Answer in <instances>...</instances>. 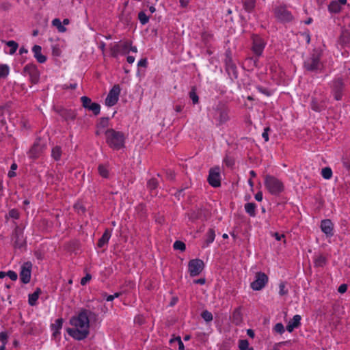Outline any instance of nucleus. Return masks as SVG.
Returning a JSON list of instances; mask_svg holds the SVG:
<instances>
[{"mask_svg":"<svg viewBox=\"0 0 350 350\" xmlns=\"http://www.w3.org/2000/svg\"><path fill=\"white\" fill-rule=\"evenodd\" d=\"M24 72L29 76L33 83H38L40 78V72L35 64H27L24 68Z\"/></svg>","mask_w":350,"mask_h":350,"instance_id":"nucleus-13","label":"nucleus"},{"mask_svg":"<svg viewBox=\"0 0 350 350\" xmlns=\"http://www.w3.org/2000/svg\"><path fill=\"white\" fill-rule=\"evenodd\" d=\"M81 101L83 107L90 111H92L94 115L96 116L100 113V105L96 103L92 102V100L88 96H82L81 98Z\"/></svg>","mask_w":350,"mask_h":350,"instance_id":"nucleus-12","label":"nucleus"},{"mask_svg":"<svg viewBox=\"0 0 350 350\" xmlns=\"http://www.w3.org/2000/svg\"><path fill=\"white\" fill-rule=\"evenodd\" d=\"M340 39L342 44H346L350 42V34L347 32L343 33Z\"/></svg>","mask_w":350,"mask_h":350,"instance_id":"nucleus-44","label":"nucleus"},{"mask_svg":"<svg viewBox=\"0 0 350 350\" xmlns=\"http://www.w3.org/2000/svg\"><path fill=\"white\" fill-rule=\"evenodd\" d=\"M189 98L191 99L193 104H197L199 102V97L196 92V89L193 88L189 92Z\"/></svg>","mask_w":350,"mask_h":350,"instance_id":"nucleus-38","label":"nucleus"},{"mask_svg":"<svg viewBox=\"0 0 350 350\" xmlns=\"http://www.w3.org/2000/svg\"><path fill=\"white\" fill-rule=\"evenodd\" d=\"M314 263L315 267H322L326 263V258L322 255H318L314 257Z\"/></svg>","mask_w":350,"mask_h":350,"instance_id":"nucleus-31","label":"nucleus"},{"mask_svg":"<svg viewBox=\"0 0 350 350\" xmlns=\"http://www.w3.org/2000/svg\"><path fill=\"white\" fill-rule=\"evenodd\" d=\"M217 120L220 124L226 122L229 120L228 111L227 110H220Z\"/></svg>","mask_w":350,"mask_h":350,"instance_id":"nucleus-28","label":"nucleus"},{"mask_svg":"<svg viewBox=\"0 0 350 350\" xmlns=\"http://www.w3.org/2000/svg\"><path fill=\"white\" fill-rule=\"evenodd\" d=\"M205 279L204 278H200V279H198V280H195L193 281L194 283L196 284H205Z\"/></svg>","mask_w":350,"mask_h":350,"instance_id":"nucleus-64","label":"nucleus"},{"mask_svg":"<svg viewBox=\"0 0 350 350\" xmlns=\"http://www.w3.org/2000/svg\"><path fill=\"white\" fill-rule=\"evenodd\" d=\"M52 25L57 27L59 32L66 31V27L62 25V22L59 18H55L52 21Z\"/></svg>","mask_w":350,"mask_h":350,"instance_id":"nucleus-35","label":"nucleus"},{"mask_svg":"<svg viewBox=\"0 0 350 350\" xmlns=\"http://www.w3.org/2000/svg\"><path fill=\"white\" fill-rule=\"evenodd\" d=\"M201 316L206 322H210L213 320V314L207 310L203 311Z\"/></svg>","mask_w":350,"mask_h":350,"instance_id":"nucleus-42","label":"nucleus"},{"mask_svg":"<svg viewBox=\"0 0 350 350\" xmlns=\"http://www.w3.org/2000/svg\"><path fill=\"white\" fill-rule=\"evenodd\" d=\"M120 295H121V293H114L113 295H108V296H107V297H106V301H113L115 298L118 297Z\"/></svg>","mask_w":350,"mask_h":350,"instance_id":"nucleus-51","label":"nucleus"},{"mask_svg":"<svg viewBox=\"0 0 350 350\" xmlns=\"http://www.w3.org/2000/svg\"><path fill=\"white\" fill-rule=\"evenodd\" d=\"M301 318L299 314H296L293 318L289 321L286 325V330L289 332H292L295 328H297L300 325V321Z\"/></svg>","mask_w":350,"mask_h":350,"instance_id":"nucleus-20","label":"nucleus"},{"mask_svg":"<svg viewBox=\"0 0 350 350\" xmlns=\"http://www.w3.org/2000/svg\"><path fill=\"white\" fill-rule=\"evenodd\" d=\"M131 46L130 40L114 42L110 45V53L113 57L117 58L120 55L129 53V47Z\"/></svg>","mask_w":350,"mask_h":350,"instance_id":"nucleus-5","label":"nucleus"},{"mask_svg":"<svg viewBox=\"0 0 350 350\" xmlns=\"http://www.w3.org/2000/svg\"><path fill=\"white\" fill-rule=\"evenodd\" d=\"M243 8L244 10L247 12H252L254 8H255V6H256V1L255 0H244L243 1Z\"/></svg>","mask_w":350,"mask_h":350,"instance_id":"nucleus-26","label":"nucleus"},{"mask_svg":"<svg viewBox=\"0 0 350 350\" xmlns=\"http://www.w3.org/2000/svg\"><path fill=\"white\" fill-rule=\"evenodd\" d=\"M32 265L29 262H25L21 266V270L20 272V278L23 283L27 284L29 282L31 279V271Z\"/></svg>","mask_w":350,"mask_h":350,"instance_id":"nucleus-14","label":"nucleus"},{"mask_svg":"<svg viewBox=\"0 0 350 350\" xmlns=\"http://www.w3.org/2000/svg\"><path fill=\"white\" fill-rule=\"evenodd\" d=\"M4 42L9 48L8 51L4 49L5 53L9 55H14L18 48V44L14 40L5 41Z\"/></svg>","mask_w":350,"mask_h":350,"instance_id":"nucleus-21","label":"nucleus"},{"mask_svg":"<svg viewBox=\"0 0 350 350\" xmlns=\"http://www.w3.org/2000/svg\"><path fill=\"white\" fill-rule=\"evenodd\" d=\"M42 152L41 146L38 144H34L29 152V156L31 158L38 157L40 153Z\"/></svg>","mask_w":350,"mask_h":350,"instance_id":"nucleus-25","label":"nucleus"},{"mask_svg":"<svg viewBox=\"0 0 350 350\" xmlns=\"http://www.w3.org/2000/svg\"><path fill=\"white\" fill-rule=\"evenodd\" d=\"M267 282V275L262 272H257L255 280L251 283L250 286L254 291H260L265 286Z\"/></svg>","mask_w":350,"mask_h":350,"instance_id":"nucleus-8","label":"nucleus"},{"mask_svg":"<svg viewBox=\"0 0 350 350\" xmlns=\"http://www.w3.org/2000/svg\"><path fill=\"white\" fill-rule=\"evenodd\" d=\"M204 267L203 260L196 258L191 260L188 263V271L191 276L194 277L200 275Z\"/></svg>","mask_w":350,"mask_h":350,"instance_id":"nucleus-6","label":"nucleus"},{"mask_svg":"<svg viewBox=\"0 0 350 350\" xmlns=\"http://www.w3.org/2000/svg\"><path fill=\"white\" fill-rule=\"evenodd\" d=\"M266 43L264 40L257 35L252 36V47L253 53L258 57L260 56L264 51Z\"/></svg>","mask_w":350,"mask_h":350,"instance_id":"nucleus-9","label":"nucleus"},{"mask_svg":"<svg viewBox=\"0 0 350 350\" xmlns=\"http://www.w3.org/2000/svg\"><path fill=\"white\" fill-rule=\"evenodd\" d=\"M99 174L103 178H107L109 175V170L106 165H100L98 167Z\"/></svg>","mask_w":350,"mask_h":350,"instance_id":"nucleus-36","label":"nucleus"},{"mask_svg":"<svg viewBox=\"0 0 350 350\" xmlns=\"http://www.w3.org/2000/svg\"><path fill=\"white\" fill-rule=\"evenodd\" d=\"M120 91L121 89L120 85H114L108 93L105 99V105L108 107L115 105L118 101Z\"/></svg>","mask_w":350,"mask_h":350,"instance_id":"nucleus-7","label":"nucleus"},{"mask_svg":"<svg viewBox=\"0 0 350 350\" xmlns=\"http://www.w3.org/2000/svg\"><path fill=\"white\" fill-rule=\"evenodd\" d=\"M64 320L62 318L57 319L51 324V328L52 331V336L55 338H59L62 328Z\"/></svg>","mask_w":350,"mask_h":350,"instance_id":"nucleus-18","label":"nucleus"},{"mask_svg":"<svg viewBox=\"0 0 350 350\" xmlns=\"http://www.w3.org/2000/svg\"><path fill=\"white\" fill-rule=\"evenodd\" d=\"M147 65L146 59H142L137 62V66L141 67H146Z\"/></svg>","mask_w":350,"mask_h":350,"instance_id":"nucleus-58","label":"nucleus"},{"mask_svg":"<svg viewBox=\"0 0 350 350\" xmlns=\"http://www.w3.org/2000/svg\"><path fill=\"white\" fill-rule=\"evenodd\" d=\"M215 238V232L214 229L210 228L208 230L206 234V238L204 241V247L208 246L211 243H212Z\"/></svg>","mask_w":350,"mask_h":350,"instance_id":"nucleus-23","label":"nucleus"},{"mask_svg":"<svg viewBox=\"0 0 350 350\" xmlns=\"http://www.w3.org/2000/svg\"><path fill=\"white\" fill-rule=\"evenodd\" d=\"M321 174V176L326 180L330 179L332 176V169L329 167L323 168Z\"/></svg>","mask_w":350,"mask_h":350,"instance_id":"nucleus-34","label":"nucleus"},{"mask_svg":"<svg viewBox=\"0 0 350 350\" xmlns=\"http://www.w3.org/2000/svg\"><path fill=\"white\" fill-rule=\"evenodd\" d=\"M95 316L91 310L81 308L69 319L70 327L66 328L68 334L77 340H82L90 334V318Z\"/></svg>","mask_w":350,"mask_h":350,"instance_id":"nucleus-1","label":"nucleus"},{"mask_svg":"<svg viewBox=\"0 0 350 350\" xmlns=\"http://www.w3.org/2000/svg\"><path fill=\"white\" fill-rule=\"evenodd\" d=\"M138 18L142 25L146 24L149 21V17L143 12L139 13Z\"/></svg>","mask_w":350,"mask_h":350,"instance_id":"nucleus-41","label":"nucleus"},{"mask_svg":"<svg viewBox=\"0 0 350 350\" xmlns=\"http://www.w3.org/2000/svg\"><path fill=\"white\" fill-rule=\"evenodd\" d=\"M9 215L11 217L14 219H18L19 217V214L16 209H12L10 211Z\"/></svg>","mask_w":350,"mask_h":350,"instance_id":"nucleus-53","label":"nucleus"},{"mask_svg":"<svg viewBox=\"0 0 350 350\" xmlns=\"http://www.w3.org/2000/svg\"><path fill=\"white\" fill-rule=\"evenodd\" d=\"M273 236L277 241H280L282 239H284L285 236L283 234H279L278 232L273 233Z\"/></svg>","mask_w":350,"mask_h":350,"instance_id":"nucleus-56","label":"nucleus"},{"mask_svg":"<svg viewBox=\"0 0 350 350\" xmlns=\"http://www.w3.org/2000/svg\"><path fill=\"white\" fill-rule=\"evenodd\" d=\"M321 52L314 51L313 53L306 59L304 66L310 72H321L324 69V65L321 61Z\"/></svg>","mask_w":350,"mask_h":350,"instance_id":"nucleus-4","label":"nucleus"},{"mask_svg":"<svg viewBox=\"0 0 350 350\" xmlns=\"http://www.w3.org/2000/svg\"><path fill=\"white\" fill-rule=\"evenodd\" d=\"M77 84L76 83H71V84H70V85H66H66H64V89L70 88V89L74 90V89H75V88H77Z\"/></svg>","mask_w":350,"mask_h":350,"instance_id":"nucleus-62","label":"nucleus"},{"mask_svg":"<svg viewBox=\"0 0 350 350\" xmlns=\"http://www.w3.org/2000/svg\"><path fill=\"white\" fill-rule=\"evenodd\" d=\"M301 36L304 37V38L306 40L307 43H309L310 41V36L308 31L304 32Z\"/></svg>","mask_w":350,"mask_h":350,"instance_id":"nucleus-60","label":"nucleus"},{"mask_svg":"<svg viewBox=\"0 0 350 350\" xmlns=\"http://www.w3.org/2000/svg\"><path fill=\"white\" fill-rule=\"evenodd\" d=\"M10 68L7 64H0V79L5 78L9 75Z\"/></svg>","mask_w":350,"mask_h":350,"instance_id":"nucleus-33","label":"nucleus"},{"mask_svg":"<svg viewBox=\"0 0 350 350\" xmlns=\"http://www.w3.org/2000/svg\"><path fill=\"white\" fill-rule=\"evenodd\" d=\"M279 294L281 296L285 295L288 293V290L286 288V284L284 282H281L279 284Z\"/></svg>","mask_w":350,"mask_h":350,"instance_id":"nucleus-46","label":"nucleus"},{"mask_svg":"<svg viewBox=\"0 0 350 350\" xmlns=\"http://www.w3.org/2000/svg\"><path fill=\"white\" fill-rule=\"evenodd\" d=\"M158 185V182L155 178H152L148 182V187L152 190L157 188Z\"/></svg>","mask_w":350,"mask_h":350,"instance_id":"nucleus-45","label":"nucleus"},{"mask_svg":"<svg viewBox=\"0 0 350 350\" xmlns=\"http://www.w3.org/2000/svg\"><path fill=\"white\" fill-rule=\"evenodd\" d=\"M239 350H254L252 347H249V342L247 340H241L239 342Z\"/></svg>","mask_w":350,"mask_h":350,"instance_id":"nucleus-37","label":"nucleus"},{"mask_svg":"<svg viewBox=\"0 0 350 350\" xmlns=\"http://www.w3.org/2000/svg\"><path fill=\"white\" fill-rule=\"evenodd\" d=\"M347 0H334L328 5V10L331 13H338L342 10V6L347 4Z\"/></svg>","mask_w":350,"mask_h":350,"instance_id":"nucleus-17","label":"nucleus"},{"mask_svg":"<svg viewBox=\"0 0 350 350\" xmlns=\"http://www.w3.org/2000/svg\"><path fill=\"white\" fill-rule=\"evenodd\" d=\"M264 185L268 192L273 196H279L285 189L284 184L282 180L270 174L265 176Z\"/></svg>","mask_w":350,"mask_h":350,"instance_id":"nucleus-3","label":"nucleus"},{"mask_svg":"<svg viewBox=\"0 0 350 350\" xmlns=\"http://www.w3.org/2000/svg\"><path fill=\"white\" fill-rule=\"evenodd\" d=\"M51 156L52 157L56 160L58 161L60 159L62 156V149L59 146H55L51 150Z\"/></svg>","mask_w":350,"mask_h":350,"instance_id":"nucleus-32","label":"nucleus"},{"mask_svg":"<svg viewBox=\"0 0 350 350\" xmlns=\"http://www.w3.org/2000/svg\"><path fill=\"white\" fill-rule=\"evenodd\" d=\"M40 292V289L38 288L34 293L29 295L28 302L30 306H33L36 304Z\"/></svg>","mask_w":350,"mask_h":350,"instance_id":"nucleus-27","label":"nucleus"},{"mask_svg":"<svg viewBox=\"0 0 350 350\" xmlns=\"http://www.w3.org/2000/svg\"><path fill=\"white\" fill-rule=\"evenodd\" d=\"M256 206L254 203H247L245 204V210L251 217L256 215Z\"/></svg>","mask_w":350,"mask_h":350,"instance_id":"nucleus-30","label":"nucleus"},{"mask_svg":"<svg viewBox=\"0 0 350 350\" xmlns=\"http://www.w3.org/2000/svg\"><path fill=\"white\" fill-rule=\"evenodd\" d=\"M106 142L112 149L118 150L124 147L125 137L122 132L107 129L105 132Z\"/></svg>","mask_w":350,"mask_h":350,"instance_id":"nucleus-2","label":"nucleus"},{"mask_svg":"<svg viewBox=\"0 0 350 350\" xmlns=\"http://www.w3.org/2000/svg\"><path fill=\"white\" fill-rule=\"evenodd\" d=\"M208 183L214 187H217L221 185L220 169L215 167L210 170L208 177Z\"/></svg>","mask_w":350,"mask_h":350,"instance_id":"nucleus-11","label":"nucleus"},{"mask_svg":"<svg viewBox=\"0 0 350 350\" xmlns=\"http://www.w3.org/2000/svg\"><path fill=\"white\" fill-rule=\"evenodd\" d=\"M343 88V82L340 79L333 81L332 91L336 100H339L342 98V92Z\"/></svg>","mask_w":350,"mask_h":350,"instance_id":"nucleus-15","label":"nucleus"},{"mask_svg":"<svg viewBox=\"0 0 350 350\" xmlns=\"http://www.w3.org/2000/svg\"><path fill=\"white\" fill-rule=\"evenodd\" d=\"M274 14L279 21L282 22H289L293 18L291 12L287 10V9L283 6L275 8Z\"/></svg>","mask_w":350,"mask_h":350,"instance_id":"nucleus-10","label":"nucleus"},{"mask_svg":"<svg viewBox=\"0 0 350 350\" xmlns=\"http://www.w3.org/2000/svg\"><path fill=\"white\" fill-rule=\"evenodd\" d=\"M108 124V119L103 118L100 120L99 126H102L103 127H105Z\"/></svg>","mask_w":350,"mask_h":350,"instance_id":"nucleus-63","label":"nucleus"},{"mask_svg":"<svg viewBox=\"0 0 350 350\" xmlns=\"http://www.w3.org/2000/svg\"><path fill=\"white\" fill-rule=\"evenodd\" d=\"M170 343L172 347H175V345L177 344V346H178L179 350L185 349L183 342H182L180 336L174 337V338H171L170 340Z\"/></svg>","mask_w":350,"mask_h":350,"instance_id":"nucleus-29","label":"nucleus"},{"mask_svg":"<svg viewBox=\"0 0 350 350\" xmlns=\"http://www.w3.org/2000/svg\"><path fill=\"white\" fill-rule=\"evenodd\" d=\"M311 108L315 111L320 112L325 109V105L323 101L319 102L316 98H312Z\"/></svg>","mask_w":350,"mask_h":350,"instance_id":"nucleus-24","label":"nucleus"},{"mask_svg":"<svg viewBox=\"0 0 350 350\" xmlns=\"http://www.w3.org/2000/svg\"><path fill=\"white\" fill-rule=\"evenodd\" d=\"M256 88L258 90V92L265 94L267 96H270L273 94V91H271L266 88H264L262 86H257Z\"/></svg>","mask_w":350,"mask_h":350,"instance_id":"nucleus-40","label":"nucleus"},{"mask_svg":"<svg viewBox=\"0 0 350 350\" xmlns=\"http://www.w3.org/2000/svg\"><path fill=\"white\" fill-rule=\"evenodd\" d=\"M342 164L345 168L350 170V158H344L342 159Z\"/></svg>","mask_w":350,"mask_h":350,"instance_id":"nucleus-52","label":"nucleus"},{"mask_svg":"<svg viewBox=\"0 0 350 350\" xmlns=\"http://www.w3.org/2000/svg\"><path fill=\"white\" fill-rule=\"evenodd\" d=\"M173 246L175 250L180 251H185L186 248L185 244L180 241H176Z\"/></svg>","mask_w":350,"mask_h":350,"instance_id":"nucleus-39","label":"nucleus"},{"mask_svg":"<svg viewBox=\"0 0 350 350\" xmlns=\"http://www.w3.org/2000/svg\"><path fill=\"white\" fill-rule=\"evenodd\" d=\"M273 331L278 333V334H283L285 331L284 327L282 323H278L275 324V325L273 327Z\"/></svg>","mask_w":350,"mask_h":350,"instance_id":"nucleus-43","label":"nucleus"},{"mask_svg":"<svg viewBox=\"0 0 350 350\" xmlns=\"http://www.w3.org/2000/svg\"><path fill=\"white\" fill-rule=\"evenodd\" d=\"M111 236V232L108 229L105 230L103 234L102 235V237L99 239V240L98 241V246L100 248L103 247L105 245H106L109 242Z\"/></svg>","mask_w":350,"mask_h":350,"instance_id":"nucleus-22","label":"nucleus"},{"mask_svg":"<svg viewBox=\"0 0 350 350\" xmlns=\"http://www.w3.org/2000/svg\"><path fill=\"white\" fill-rule=\"evenodd\" d=\"M224 161L227 166H232L234 164L233 161L228 157L224 159Z\"/></svg>","mask_w":350,"mask_h":350,"instance_id":"nucleus-59","label":"nucleus"},{"mask_svg":"<svg viewBox=\"0 0 350 350\" xmlns=\"http://www.w3.org/2000/svg\"><path fill=\"white\" fill-rule=\"evenodd\" d=\"M17 168V165L16 163H13L11 165V171L8 172V176L10 178L14 177L16 175V173L14 172V170H16Z\"/></svg>","mask_w":350,"mask_h":350,"instance_id":"nucleus-49","label":"nucleus"},{"mask_svg":"<svg viewBox=\"0 0 350 350\" xmlns=\"http://www.w3.org/2000/svg\"><path fill=\"white\" fill-rule=\"evenodd\" d=\"M0 341L2 342V345H6L8 342V334L6 332H0Z\"/></svg>","mask_w":350,"mask_h":350,"instance_id":"nucleus-47","label":"nucleus"},{"mask_svg":"<svg viewBox=\"0 0 350 350\" xmlns=\"http://www.w3.org/2000/svg\"><path fill=\"white\" fill-rule=\"evenodd\" d=\"M52 53L55 56H59L61 54V51L57 46H53L52 49Z\"/></svg>","mask_w":350,"mask_h":350,"instance_id":"nucleus-54","label":"nucleus"},{"mask_svg":"<svg viewBox=\"0 0 350 350\" xmlns=\"http://www.w3.org/2000/svg\"><path fill=\"white\" fill-rule=\"evenodd\" d=\"M92 278V276L89 273H87L85 277H83L81 280V284L82 286H84Z\"/></svg>","mask_w":350,"mask_h":350,"instance_id":"nucleus-48","label":"nucleus"},{"mask_svg":"<svg viewBox=\"0 0 350 350\" xmlns=\"http://www.w3.org/2000/svg\"><path fill=\"white\" fill-rule=\"evenodd\" d=\"M321 229L326 234L327 237L333 236L334 224L330 219H323L321 222Z\"/></svg>","mask_w":350,"mask_h":350,"instance_id":"nucleus-16","label":"nucleus"},{"mask_svg":"<svg viewBox=\"0 0 350 350\" xmlns=\"http://www.w3.org/2000/svg\"><path fill=\"white\" fill-rule=\"evenodd\" d=\"M7 275L13 281L16 280L18 278L17 273L13 271H9L7 273Z\"/></svg>","mask_w":350,"mask_h":350,"instance_id":"nucleus-50","label":"nucleus"},{"mask_svg":"<svg viewBox=\"0 0 350 350\" xmlns=\"http://www.w3.org/2000/svg\"><path fill=\"white\" fill-rule=\"evenodd\" d=\"M347 284H341L339 287H338V292L340 293H344L347 291Z\"/></svg>","mask_w":350,"mask_h":350,"instance_id":"nucleus-55","label":"nucleus"},{"mask_svg":"<svg viewBox=\"0 0 350 350\" xmlns=\"http://www.w3.org/2000/svg\"><path fill=\"white\" fill-rule=\"evenodd\" d=\"M32 52L33 53V56L36 59V60L41 64L44 63L46 61V57L45 55L42 54V48L39 45H34L32 48Z\"/></svg>","mask_w":350,"mask_h":350,"instance_id":"nucleus-19","label":"nucleus"},{"mask_svg":"<svg viewBox=\"0 0 350 350\" xmlns=\"http://www.w3.org/2000/svg\"><path fill=\"white\" fill-rule=\"evenodd\" d=\"M255 199L256 200H257L258 202H261L262 200V191H258L256 195H255Z\"/></svg>","mask_w":350,"mask_h":350,"instance_id":"nucleus-61","label":"nucleus"},{"mask_svg":"<svg viewBox=\"0 0 350 350\" xmlns=\"http://www.w3.org/2000/svg\"><path fill=\"white\" fill-rule=\"evenodd\" d=\"M269 130V128H266L264 130V132L262 134V137L265 139V142L269 141V135H268V131Z\"/></svg>","mask_w":350,"mask_h":350,"instance_id":"nucleus-57","label":"nucleus"}]
</instances>
